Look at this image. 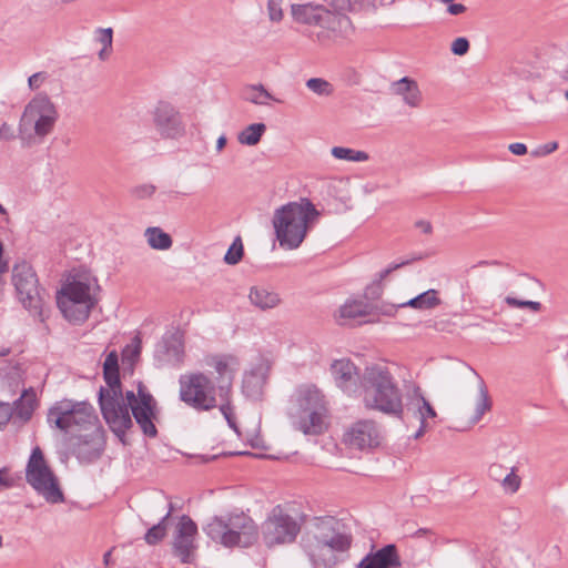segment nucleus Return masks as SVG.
Masks as SVG:
<instances>
[{"instance_id":"obj_46","label":"nucleus","mask_w":568,"mask_h":568,"mask_svg":"<svg viewBox=\"0 0 568 568\" xmlns=\"http://www.w3.org/2000/svg\"><path fill=\"white\" fill-rule=\"evenodd\" d=\"M283 0H268L267 1V12L268 18L273 22H280L283 19V10H282Z\"/></svg>"},{"instance_id":"obj_53","label":"nucleus","mask_w":568,"mask_h":568,"mask_svg":"<svg viewBox=\"0 0 568 568\" xmlns=\"http://www.w3.org/2000/svg\"><path fill=\"white\" fill-rule=\"evenodd\" d=\"M447 3V12L452 16H458L466 12L467 8L463 3H454L453 0H439Z\"/></svg>"},{"instance_id":"obj_10","label":"nucleus","mask_w":568,"mask_h":568,"mask_svg":"<svg viewBox=\"0 0 568 568\" xmlns=\"http://www.w3.org/2000/svg\"><path fill=\"white\" fill-rule=\"evenodd\" d=\"M302 524L281 505L275 506L262 524V538L266 547L292 544L296 540Z\"/></svg>"},{"instance_id":"obj_27","label":"nucleus","mask_w":568,"mask_h":568,"mask_svg":"<svg viewBox=\"0 0 568 568\" xmlns=\"http://www.w3.org/2000/svg\"><path fill=\"white\" fill-rule=\"evenodd\" d=\"M230 362H235L233 356H214L209 365L213 366L217 373V387L229 385V392H232V384L234 379V371L230 368Z\"/></svg>"},{"instance_id":"obj_39","label":"nucleus","mask_w":568,"mask_h":568,"mask_svg":"<svg viewBox=\"0 0 568 568\" xmlns=\"http://www.w3.org/2000/svg\"><path fill=\"white\" fill-rule=\"evenodd\" d=\"M168 535V523L161 519L158 524L153 525L144 535V540L150 546H155L161 542Z\"/></svg>"},{"instance_id":"obj_48","label":"nucleus","mask_w":568,"mask_h":568,"mask_svg":"<svg viewBox=\"0 0 568 568\" xmlns=\"http://www.w3.org/2000/svg\"><path fill=\"white\" fill-rule=\"evenodd\" d=\"M469 41L459 37L453 41L450 50L455 55H465L469 51Z\"/></svg>"},{"instance_id":"obj_12","label":"nucleus","mask_w":568,"mask_h":568,"mask_svg":"<svg viewBox=\"0 0 568 568\" xmlns=\"http://www.w3.org/2000/svg\"><path fill=\"white\" fill-rule=\"evenodd\" d=\"M12 283L22 305L29 311L40 312L43 304L39 280L33 267L26 261L16 263L12 268Z\"/></svg>"},{"instance_id":"obj_36","label":"nucleus","mask_w":568,"mask_h":568,"mask_svg":"<svg viewBox=\"0 0 568 568\" xmlns=\"http://www.w3.org/2000/svg\"><path fill=\"white\" fill-rule=\"evenodd\" d=\"M478 403L476 405L475 415L473 417L474 423H478L484 414L491 408V399L488 394V389L486 387L485 382L483 378L479 377V385H478Z\"/></svg>"},{"instance_id":"obj_52","label":"nucleus","mask_w":568,"mask_h":568,"mask_svg":"<svg viewBox=\"0 0 568 568\" xmlns=\"http://www.w3.org/2000/svg\"><path fill=\"white\" fill-rule=\"evenodd\" d=\"M48 78L47 73L45 72H37V73H33L31 77H29L28 79V84H29V88L31 90H36V89H39L41 87V84L45 81V79Z\"/></svg>"},{"instance_id":"obj_33","label":"nucleus","mask_w":568,"mask_h":568,"mask_svg":"<svg viewBox=\"0 0 568 568\" xmlns=\"http://www.w3.org/2000/svg\"><path fill=\"white\" fill-rule=\"evenodd\" d=\"M217 407L226 419L229 426L236 429V424L233 418V408L231 405V392H229V385H222L221 387H217Z\"/></svg>"},{"instance_id":"obj_51","label":"nucleus","mask_w":568,"mask_h":568,"mask_svg":"<svg viewBox=\"0 0 568 568\" xmlns=\"http://www.w3.org/2000/svg\"><path fill=\"white\" fill-rule=\"evenodd\" d=\"M506 468L501 464H491L488 469V475L495 481H501L506 473Z\"/></svg>"},{"instance_id":"obj_60","label":"nucleus","mask_w":568,"mask_h":568,"mask_svg":"<svg viewBox=\"0 0 568 568\" xmlns=\"http://www.w3.org/2000/svg\"><path fill=\"white\" fill-rule=\"evenodd\" d=\"M415 227L419 229L424 234L433 233V225L429 221L418 220L415 222Z\"/></svg>"},{"instance_id":"obj_7","label":"nucleus","mask_w":568,"mask_h":568,"mask_svg":"<svg viewBox=\"0 0 568 568\" xmlns=\"http://www.w3.org/2000/svg\"><path fill=\"white\" fill-rule=\"evenodd\" d=\"M180 400L200 412L217 407L219 390L215 383L201 372L183 374L179 377Z\"/></svg>"},{"instance_id":"obj_28","label":"nucleus","mask_w":568,"mask_h":568,"mask_svg":"<svg viewBox=\"0 0 568 568\" xmlns=\"http://www.w3.org/2000/svg\"><path fill=\"white\" fill-rule=\"evenodd\" d=\"M395 92L403 95L404 101L409 106L416 108L422 100V93L418 89L416 81L404 77L394 83Z\"/></svg>"},{"instance_id":"obj_26","label":"nucleus","mask_w":568,"mask_h":568,"mask_svg":"<svg viewBox=\"0 0 568 568\" xmlns=\"http://www.w3.org/2000/svg\"><path fill=\"white\" fill-rule=\"evenodd\" d=\"M250 302L262 311L276 307L281 303L280 295L264 286H253L248 294Z\"/></svg>"},{"instance_id":"obj_22","label":"nucleus","mask_w":568,"mask_h":568,"mask_svg":"<svg viewBox=\"0 0 568 568\" xmlns=\"http://www.w3.org/2000/svg\"><path fill=\"white\" fill-rule=\"evenodd\" d=\"M371 314V305L359 300H347L337 312L334 317L339 325H348L353 321L365 317Z\"/></svg>"},{"instance_id":"obj_6","label":"nucleus","mask_w":568,"mask_h":568,"mask_svg":"<svg viewBox=\"0 0 568 568\" xmlns=\"http://www.w3.org/2000/svg\"><path fill=\"white\" fill-rule=\"evenodd\" d=\"M26 480L49 504L64 503V494L59 479L48 465L39 446L31 450L26 467Z\"/></svg>"},{"instance_id":"obj_59","label":"nucleus","mask_w":568,"mask_h":568,"mask_svg":"<svg viewBox=\"0 0 568 568\" xmlns=\"http://www.w3.org/2000/svg\"><path fill=\"white\" fill-rule=\"evenodd\" d=\"M509 151L515 154V155H524L527 153V146L526 144L524 143H519V142H516V143H511L509 146H508Z\"/></svg>"},{"instance_id":"obj_64","label":"nucleus","mask_w":568,"mask_h":568,"mask_svg":"<svg viewBox=\"0 0 568 568\" xmlns=\"http://www.w3.org/2000/svg\"><path fill=\"white\" fill-rule=\"evenodd\" d=\"M226 136L225 135H221L217 141H216V150L220 152L224 149V146L226 145Z\"/></svg>"},{"instance_id":"obj_34","label":"nucleus","mask_w":568,"mask_h":568,"mask_svg":"<svg viewBox=\"0 0 568 568\" xmlns=\"http://www.w3.org/2000/svg\"><path fill=\"white\" fill-rule=\"evenodd\" d=\"M265 131L266 125L264 123H253L239 133L237 140L243 145L253 146L261 141Z\"/></svg>"},{"instance_id":"obj_62","label":"nucleus","mask_w":568,"mask_h":568,"mask_svg":"<svg viewBox=\"0 0 568 568\" xmlns=\"http://www.w3.org/2000/svg\"><path fill=\"white\" fill-rule=\"evenodd\" d=\"M397 306L398 307H412V308L417 310L416 298L413 297V298H410V300H408L406 302L399 303Z\"/></svg>"},{"instance_id":"obj_15","label":"nucleus","mask_w":568,"mask_h":568,"mask_svg":"<svg viewBox=\"0 0 568 568\" xmlns=\"http://www.w3.org/2000/svg\"><path fill=\"white\" fill-rule=\"evenodd\" d=\"M226 525L230 534H233V547H250L258 538V529L254 520L244 513L226 516Z\"/></svg>"},{"instance_id":"obj_40","label":"nucleus","mask_w":568,"mask_h":568,"mask_svg":"<svg viewBox=\"0 0 568 568\" xmlns=\"http://www.w3.org/2000/svg\"><path fill=\"white\" fill-rule=\"evenodd\" d=\"M244 254L243 243L240 236L235 237L227 252L224 255V262L229 265L237 264Z\"/></svg>"},{"instance_id":"obj_50","label":"nucleus","mask_w":568,"mask_h":568,"mask_svg":"<svg viewBox=\"0 0 568 568\" xmlns=\"http://www.w3.org/2000/svg\"><path fill=\"white\" fill-rule=\"evenodd\" d=\"M14 412L9 403L0 402V429H2L10 419H13Z\"/></svg>"},{"instance_id":"obj_41","label":"nucleus","mask_w":568,"mask_h":568,"mask_svg":"<svg viewBox=\"0 0 568 568\" xmlns=\"http://www.w3.org/2000/svg\"><path fill=\"white\" fill-rule=\"evenodd\" d=\"M306 87L318 95L327 97L331 95L333 92L332 84L328 81L321 78H312L307 80Z\"/></svg>"},{"instance_id":"obj_4","label":"nucleus","mask_w":568,"mask_h":568,"mask_svg":"<svg viewBox=\"0 0 568 568\" xmlns=\"http://www.w3.org/2000/svg\"><path fill=\"white\" fill-rule=\"evenodd\" d=\"M361 385L365 408L404 419L403 392L386 366H367Z\"/></svg>"},{"instance_id":"obj_3","label":"nucleus","mask_w":568,"mask_h":568,"mask_svg":"<svg viewBox=\"0 0 568 568\" xmlns=\"http://www.w3.org/2000/svg\"><path fill=\"white\" fill-rule=\"evenodd\" d=\"M103 378L106 387H100L98 398L101 414L113 434L125 445L126 430L133 426V422L123 404L119 357L115 351L110 352L105 357Z\"/></svg>"},{"instance_id":"obj_49","label":"nucleus","mask_w":568,"mask_h":568,"mask_svg":"<svg viewBox=\"0 0 568 568\" xmlns=\"http://www.w3.org/2000/svg\"><path fill=\"white\" fill-rule=\"evenodd\" d=\"M98 37L97 40L105 48H112L113 41V30L112 28H99L97 30Z\"/></svg>"},{"instance_id":"obj_45","label":"nucleus","mask_w":568,"mask_h":568,"mask_svg":"<svg viewBox=\"0 0 568 568\" xmlns=\"http://www.w3.org/2000/svg\"><path fill=\"white\" fill-rule=\"evenodd\" d=\"M500 484L505 491L514 494L519 489L521 479L518 475H516L515 468H511L510 471L505 473Z\"/></svg>"},{"instance_id":"obj_25","label":"nucleus","mask_w":568,"mask_h":568,"mask_svg":"<svg viewBox=\"0 0 568 568\" xmlns=\"http://www.w3.org/2000/svg\"><path fill=\"white\" fill-rule=\"evenodd\" d=\"M407 410L413 412V416L419 420V423H428V418H436L437 413L430 403L424 397L419 387L414 389L413 396L409 398L407 404Z\"/></svg>"},{"instance_id":"obj_31","label":"nucleus","mask_w":568,"mask_h":568,"mask_svg":"<svg viewBox=\"0 0 568 568\" xmlns=\"http://www.w3.org/2000/svg\"><path fill=\"white\" fill-rule=\"evenodd\" d=\"M144 235L146 237L148 244L153 250L165 251L171 248L173 244L171 235L158 226L148 227L144 232Z\"/></svg>"},{"instance_id":"obj_55","label":"nucleus","mask_w":568,"mask_h":568,"mask_svg":"<svg viewBox=\"0 0 568 568\" xmlns=\"http://www.w3.org/2000/svg\"><path fill=\"white\" fill-rule=\"evenodd\" d=\"M454 326L455 325L453 323H450L449 320H445V318L435 320L434 324H433V327L436 331L448 332V333H452L454 331Z\"/></svg>"},{"instance_id":"obj_35","label":"nucleus","mask_w":568,"mask_h":568,"mask_svg":"<svg viewBox=\"0 0 568 568\" xmlns=\"http://www.w3.org/2000/svg\"><path fill=\"white\" fill-rule=\"evenodd\" d=\"M57 120H58V111L54 105L45 114H42V118L38 119L32 124L36 135L43 138V136L48 135L49 133H51Z\"/></svg>"},{"instance_id":"obj_56","label":"nucleus","mask_w":568,"mask_h":568,"mask_svg":"<svg viewBox=\"0 0 568 568\" xmlns=\"http://www.w3.org/2000/svg\"><path fill=\"white\" fill-rule=\"evenodd\" d=\"M14 486V478H12L7 468L0 469V489L11 488Z\"/></svg>"},{"instance_id":"obj_47","label":"nucleus","mask_w":568,"mask_h":568,"mask_svg":"<svg viewBox=\"0 0 568 568\" xmlns=\"http://www.w3.org/2000/svg\"><path fill=\"white\" fill-rule=\"evenodd\" d=\"M505 302L511 306V307H528L530 310H532L534 312H538L540 311L541 308V304L539 302H535V301H523V300H518L516 297H511V296H507L505 298Z\"/></svg>"},{"instance_id":"obj_21","label":"nucleus","mask_w":568,"mask_h":568,"mask_svg":"<svg viewBox=\"0 0 568 568\" xmlns=\"http://www.w3.org/2000/svg\"><path fill=\"white\" fill-rule=\"evenodd\" d=\"M53 106V102L47 94H37L24 108L19 125L20 133L23 132V128L31 126Z\"/></svg>"},{"instance_id":"obj_24","label":"nucleus","mask_w":568,"mask_h":568,"mask_svg":"<svg viewBox=\"0 0 568 568\" xmlns=\"http://www.w3.org/2000/svg\"><path fill=\"white\" fill-rule=\"evenodd\" d=\"M426 255H423V254H414L412 255L407 260H404L402 261L400 263H393L390 264L388 267H386L385 270H383L379 274H378V280L373 282L371 285H368L366 288H365V297L366 298H369V300H377L382 296V293H383V280L386 278L392 272L400 268V267H404L406 265H409L412 264L413 262H416V261H422L423 258H425Z\"/></svg>"},{"instance_id":"obj_5","label":"nucleus","mask_w":568,"mask_h":568,"mask_svg":"<svg viewBox=\"0 0 568 568\" xmlns=\"http://www.w3.org/2000/svg\"><path fill=\"white\" fill-rule=\"evenodd\" d=\"M320 211L307 199L288 202L276 209L273 226L281 247L297 248L304 241L310 225L320 216Z\"/></svg>"},{"instance_id":"obj_16","label":"nucleus","mask_w":568,"mask_h":568,"mask_svg":"<svg viewBox=\"0 0 568 568\" xmlns=\"http://www.w3.org/2000/svg\"><path fill=\"white\" fill-rule=\"evenodd\" d=\"M348 443L359 449L372 448L379 445L381 433L374 420L363 419L356 422L347 433Z\"/></svg>"},{"instance_id":"obj_44","label":"nucleus","mask_w":568,"mask_h":568,"mask_svg":"<svg viewBox=\"0 0 568 568\" xmlns=\"http://www.w3.org/2000/svg\"><path fill=\"white\" fill-rule=\"evenodd\" d=\"M155 191H156L155 185H153L151 183H144V184H139V185L132 186L129 190V194L131 197H133L135 200H145V199L152 197L153 194L155 193Z\"/></svg>"},{"instance_id":"obj_63","label":"nucleus","mask_w":568,"mask_h":568,"mask_svg":"<svg viewBox=\"0 0 568 568\" xmlns=\"http://www.w3.org/2000/svg\"><path fill=\"white\" fill-rule=\"evenodd\" d=\"M111 49L112 48L102 47V49L98 53L99 59L102 60V61L106 60L109 58V55H110Z\"/></svg>"},{"instance_id":"obj_2","label":"nucleus","mask_w":568,"mask_h":568,"mask_svg":"<svg viewBox=\"0 0 568 568\" xmlns=\"http://www.w3.org/2000/svg\"><path fill=\"white\" fill-rule=\"evenodd\" d=\"M369 10H375L371 0H331L327 7L312 2L291 6L295 22L321 27L341 37H346L354 30L348 13Z\"/></svg>"},{"instance_id":"obj_30","label":"nucleus","mask_w":568,"mask_h":568,"mask_svg":"<svg viewBox=\"0 0 568 568\" xmlns=\"http://www.w3.org/2000/svg\"><path fill=\"white\" fill-rule=\"evenodd\" d=\"M132 415L145 436L150 438L158 436V428L153 423L155 417L153 409L132 408Z\"/></svg>"},{"instance_id":"obj_8","label":"nucleus","mask_w":568,"mask_h":568,"mask_svg":"<svg viewBox=\"0 0 568 568\" xmlns=\"http://www.w3.org/2000/svg\"><path fill=\"white\" fill-rule=\"evenodd\" d=\"M57 304L68 321L82 323L88 320L95 300L90 294L89 283L73 280L62 286Z\"/></svg>"},{"instance_id":"obj_11","label":"nucleus","mask_w":568,"mask_h":568,"mask_svg":"<svg viewBox=\"0 0 568 568\" xmlns=\"http://www.w3.org/2000/svg\"><path fill=\"white\" fill-rule=\"evenodd\" d=\"M97 419L92 405L87 402L62 399L48 410L47 420L60 430L68 432L73 426L84 427Z\"/></svg>"},{"instance_id":"obj_17","label":"nucleus","mask_w":568,"mask_h":568,"mask_svg":"<svg viewBox=\"0 0 568 568\" xmlns=\"http://www.w3.org/2000/svg\"><path fill=\"white\" fill-rule=\"evenodd\" d=\"M402 560L394 544H388L376 551L367 554L357 568H400Z\"/></svg>"},{"instance_id":"obj_61","label":"nucleus","mask_w":568,"mask_h":568,"mask_svg":"<svg viewBox=\"0 0 568 568\" xmlns=\"http://www.w3.org/2000/svg\"><path fill=\"white\" fill-rule=\"evenodd\" d=\"M428 427H429L428 423H424V422L419 423V428L415 433L414 437L416 439L422 437L427 432Z\"/></svg>"},{"instance_id":"obj_20","label":"nucleus","mask_w":568,"mask_h":568,"mask_svg":"<svg viewBox=\"0 0 568 568\" xmlns=\"http://www.w3.org/2000/svg\"><path fill=\"white\" fill-rule=\"evenodd\" d=\"M331 372L336 385L344 392H351L356 385L357 367L351 359H335L331 365Z\"/></svg>"},{"instance_id":"obj_58","label":"nucleus","mask_w":568,"mask_h":568,"mask_svg":"<svg viewBox=\"0 0 568 568\" xmlns=\"http://www.w3.org/2000/svg\"><path fill=\"white\" fill-rule=\"evenodd\" d=\"M138 398L133 390H128L125 393V398L123 397V404L126 407L128 413L130 414V409L132 410V407L138 403Z\"/></svg>"},{"instance_id":"obj_32","label":"nucleus","mask_w":568,"mask_h":568,"mask_svg":"<svg viewBox=\"0 0 568 568\" xmlns=\"http://www.w3.org/2000/svg\"><path fill=\"white\" fill-rule=\"evenodd\" d=\"M243 99L256 105H266L268 100L280 102L263 84H250L243 89Z\"/></svg>"},{"instance_id":"obj_38","label":"nucleus","mask_w":568,"mask_h":568,"mask_svg":"<svg viewBox=\"0 0 568 568\" xmlns=\"http://www.w3.org/2000/svg\"><path fill=\"white\" fill-rule=\"evenodd\" d=\"M417 303V310L426 311L437 307L442 301L438 297V291L429 288L419 295L415 296Z\"/></svg>"},{"instance_id":"obj_42","label":"nucleus","mask_w":568,"mask_h":568,"mask_svg":"<svg viewBox=\"0 0 568 568\" xmlns=\"http://www.w3.org/2000/svg\"><path fill=\"white\" fill-rule=\"evenodd\" d=\"M138 403H135V405L132 408H143L146 410L155 409V400L153 396L149 392H146L144 385H142L141 383L138 386Z\"/></svg>"},{"instance_id":"obj_18","label":"nucleus","mask_w":568,"mask_h":568,"mask_svg":"<svg viewBox=\"0 0 568 568\" xmlns=\"http://www.w3.org/2000/svg\"><path fill=\"white\" fill-rule=\"evenodd\" d=\"M267 366L258 364L243 375L242 392L245 397L253 400L261 398L267 378Z\"/></svg>"},{"instance_id":"obj_29","label":"nucleus","mask_w":568,"mask_h":568,"mask_svg":"<svg viewBox=\"0 0 568 568\" xmlns=\"http://www.w3.org/2000/svg\"><path fill=\"white\" fill-rule=\"evenodd\" d=\"M162 348L168 357V362L173 366H179L184 356V347L181 338L172 334L168 337H163L162 339Z\"/></svg>"},{"instance_id":"obj_1","label":"nucleus","mask_w":568,"mask_h":568,"mask_svg":"<svg viewBox=\"0 0 568 568\" xmlns=\"http://www.w3.org/2000/svg\"><path fill=\"white\" fill-rule=\"evenodd\" d=\"M352 535L335 517H316L301 538V547L313 568H333L337 552H345L352 546Z\"/></svg>"},{"instance_id":"obj_23","label":"nucleus","mask_w":568,"mask_h":568,"mask_svg":"<svg viewBox=\"0 0 568 568\" xmlns=\"http://www.w3.org/2000/svg\"><path fill=\"white\" fill-rule=\"evenodd\" d=\"M206 536L224 547H233V534H230L226 525V516H214L204 527Z\"/></svg>"},{"instance_id":"obj_13","label":"nucleus","mask_w":568,"mask_h":568,"mask_svg":"<svg viewBox=\"0 0 568 568\" xmlns=\"http://www.w3.org/2000/svg\"><path fill=\"white\" fill-rule=\"evenodd\" d=\"M152 119L155 130L164 139H176L185 132L180 112L169 102L160 101Z\"/></svg>"},{"instance_id":"obj_9","label":"nucleus","mask_w":568,"mask_h":568,"mask_svg":"<svg viewBox=\"0 0 568 568\" xmlns=\"http://www.w3.org/2000/svg\"><path fill=\"white\" fill-rule=\"evenodd\" d=\"M296 400L301 410L297 429L306 435H318L323 432V416L326 412L325 397L314 385L301 386L296 392Z\"/></svg>"},{"instance_id":"obj_43","label":"nucleus","mask_w":568,"mask_h":568,"mask_svg":"<svg viewBox=\"0 0 568 568\" xmlns=\"http://www.w3.org/2000/svg\"><path fill=\"white\" fill-rule=\"evenodd\" d=\"M89 445V442L87 439L81 440L77 447L73 448V454L77 456L78 459L83 462H92L94 459H98L101 455V452L99 449H93L90 452L85 450V447Z\"/></svg>"},{"instance_id":"obj_14","label":"nucleus","mask_w":568,"mask_h":568,"mask_svg":"<svg viewBox=\"0 0 568 568\" xmlns=\"http://www.w3.org/2000/svg\"><path fill=\"white\" fill-rule=\"evenodd\" d=\"M196 534L197 526L191 517L187 515L181 516L173 540V554L182 564H192L194 561Z\"/></svg>"},{"instance_id":"obj_19","label":"nucleus","mask_w":568,"mask_h":568,"mask_svg":"<svg viewBox=\"0 0 568 568\" xmlns=\"http://www.w3.org/2000/svg\"><path fill=\"white\" fill-rule=\"evenodd\" d=\"M39 405L37 393L33 387L22 390V394L11 405L13 414V423L24 425L33 416L34 410Z\"/></svg>"},{"instance_id":"obj_57","label":"nucleus","mask_w":568,"mask_h":568,"mask_svg":"<svg viewBox=\"0 0 568 568\" xmlns=\"http://www.w3.org/2000/svg\"><path fill=\"white\" fill-rule=\"evenodd\" d=\"M16 138L14 131L11 125L7 122H3L0 126V140L10 141Z\"/></svg>"},{"instance_id":"obj_54","label":"nucleus","mask_w":568,"mask_h":568,"mask_svg":"<svg viewBox=\"0 0 568 568\" xmlns=\"http://www.w3.org/2000/svg\"><path fill=\"white\" fill-rule=\"evenodd\" d=\"M557 149H558L557 142H549V143H546V144L539 146L536 151L532 152V154L535 156L548 155V154L552 153L554 151H556Z\"/></svg>"},{"instance_id":"obj_37","label":"nucleus","mask_w":568,"mask_h":568,"mask_svg":"<svg viewBox=\"0 0 568 568\" xmlns=\"http://www.w3.org/2000/svg\"><path fill=\"white\" fill-rule=\"evenodd\" d=\"M332 155L337 160L352 162H365L369 159L368 153L344 146H334L331 150Z\"/></svg>"}]
</instances>
